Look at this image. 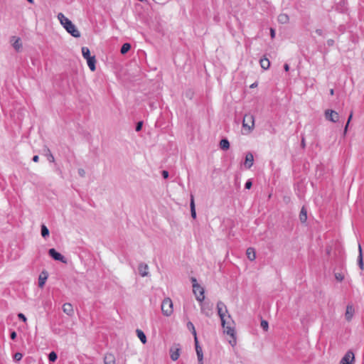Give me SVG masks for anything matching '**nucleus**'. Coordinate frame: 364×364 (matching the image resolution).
Listing matches in <instances>:
<instances>
[{
  "label": "nucleus",
  "instance_id": "obj_1",
  "mask_svg": "<svg viewBox=\"0 0 364 364\" xmlns=\"http://www.w3.org/2000/svg\"><path fill=\"white\" fill-rule=\"evenodd\" d=\"M58 19L59 20L60 24L66 30V31L71 36L75 38H79L80 36V32L78 31L76 26L70 19L65 16L63 13H59L58 14Z\"/></svg>",
  "mask_w": 364,
  "mask_h": 364
},
{
  "label": "nucleus",
  "instance_id": "obj_2",
  "mask_svg": "<svg viewBox=\"0 0 364 364\" xmlns=\"http://www.w3.org/2000/svg\"><path fill=\"white\" fill-rule=\"evenodd\" d=\"M242 128L245 131L243 134H247L251 133L255 128V117L250 113H247L243 117Z\"/></svg>",
  "mask_w": 364,
  "mask_h": 364
},
{
  "label": "nucleus",
  "instance_id": "obj_3",
  "mask_svg": "<svg viewBox=\"0 0 364 364\" xmlns=\"http://www.w3.org/2000/svg\"><path fill=\"white\" fill-rule=\"evenodd\" d=\"M221 324L224 328V332L232 338H235V322L230 315H228L226 318L221 320Z\"/></svg>",
  "mask_w": 364,
  "mask_h": 364
},
{
  "label": "nucleus",
  "instance_id": "obj_4",
  "mask_svg": "<svg viewBox=\"0 0 364 364\" xmlns=\"http://www.w3.org/2000/svg\"><path fill=\"white\" fill-rule=\"evenodd\" d=\"M191 282L193 284V291L196 296V300L199 302L203 301L205 299L204 289L198 284L196 278L192 277Z\"/></svg>",
  "mask_w": 364,
  "mask_h": 364
},
{
  "label": "nucleus",
  "instance_id": "obj_5",
  "mask_svg": "<svg viewBox=\"0 0 364 364\" xmlns=\"http://www.w3.org/2000/svg\"><path fill=\"white\" fill-rule=\"evenodd\" d=\"M161 311L164 316H169L173 313V302L170 298H165L161 304Z\"/></svg>",
  "mask_w": 364,
  "mask_h": 364
},
{
  "label": "nucleus",
  "instance_id": "obj_6",
  "mask_svg": "<svg viewBox=\"0 0 364 364\" xmlns=\"http://www.w3.org/2000/svg\"><path fill=\"white\" fill-rule=\"evenodd\" d=\"M217 310L220 320H223L228 315H230L226 305L221 301L217 303Z\"/></svg>",
  "mask_w": 364,
  "mask_h": 364
},
{
  "label": "nucleus",
  "instance_id": "obj_7",
  "mask_svg": "<svg viewBox=\"0 0 364 364\" xmlns=\"http://www.w3.org/2000/svg\"><path fill=\"white\" fill-rule=\"evenodd\" d=\"M213 304L209 302H200L201 313L208 317H210L213 314Z\"/></svg>",
  "mask_w": 364,
  "mask_h": 364
},
{
  "label": "nucleus",
  "instance_id": "obj_8",
  "mask_svg": "<svg viewBox=\"0 0 364 364\" xmlns=\"http://www.w3.org/2000/svg\"><path fill=\"white\" fill-rule=\"evenodd\" d=\"M326 119L331 122H337L339 120V114L333 109H326L324 112Z\"/></svg>",
  "mask_w": 364,
  "mask_h": 364
},
{
  "label": "nucleus",
  "instance_id": "obj_9",
  "mask_svg": "<svg viewBox=\"0 0 364 364\" xmlns=\"http://www.w3.org/2000/svg\"><path fill=\"white\" fill-rule=\"evenodd\" d=\"M355 355L352 350H348L343 355L339 362V364H354Z\"/></svg>",
  "mask_w": 364,
  "mask_h": 364
},
{
  "label": "nucleus",
  "instance_id": "obj_10",
  "mask_svg": "<svg viewBox=\"0 0 364 364\" xmlns=\"http://www.w3.org/2000/svg\"><path fill=\"white\" fill-rule=\"evenodd\" d=\"M49 255L53 258L55 260L62 262L63 263H66L67 261L64 256H63L60 253L58 252L55 249L51 248L48 251Z\"/></svg>",
  "mask_w": 364,
  "mask_h": 364
},
{
  "label": "nucleus",
  "instance_id": "obj_11",
  "mask_svg": "<svg viewBox=\"0 0 364 364\" xmlns=\"http://www.w3.org/2000/svg\"><path fill=\"white\" fill-rule=\"evenodd\" d=\"M11 43L14 47V48L17 51L19 52L22 48V43L21 41V38L19 37L16 36H12L11 38Z\"/></svg>",
  "mask_w": 364,
  "mask_h": 364
},
{
  "label": "nucleus",
  "instance_id": "obj_12",
  "mask_svg": "<svg viewBox=\"0 0 364 364\" xmlns=\"http://www.w3.org/2000/svg\"><path fill=\"white\" fill-rule=\"evenodd\" d=\"M138 270L139 274L143 277H147L149 274V266L145 263H140L138 267Z\"/></svg>",
  "mask_w": 364,
  "mask_h": 364
},
{
  "label": "nucleus",
  "instance_id": "obj_13",
  "mask_svg": "<svg viewBox=\"0 0 364 364\" xmlns=\"http://www.w3.org/2000/svg\"><path fill=\"white\" fill-rule=\"evenodd\" d=\"M194 341H195L196 350V354L198 356V361L200 363V364H203V355L202 348H200V346L198 344L197 337H196L194 338Z\"/></svg>",
  "mask_w": 364,
  "mask_h": 364
},
{
  "label": "nucleus",
  "instance_id": "obj_14",
  "mask_svg": "<svg viewBox=\"0 0 364 364\" xmlns=\"http://www.w3.org/2000/svg\"><path fill=\"white\" fill-rule=\"evenodd\" d=\"M355 309L353 305L348 304L346 307V311L345 314V318L348 321H350L354 315Z\"/></svg>",
  "mask_w": 364,
  "mask_h": 364
},
{
  "label": "nucleus",
  "instance_id": "obj_15",
  "mask_svg": "<svg viewBox=\"0 0 364 364\" xmlns=\"http://www.w3.org/2000/svg\"><path fill=\"white\" fill-rule=\"evenodd\" d=\"M254 156L252 153L249 152L246 154L245 161V166L247 168H250L253 165Z\"/></svg>",
  "mask_w": 364,
  "mask_h": 364
},
{
  "label": "nucleus",
  "instance_id": "obj_16",
  "mask_svg": "<svg viewBox=\"0 0 364 364\" xmlns=\"http://www.w3.org/2000/svg\"><path fill=\"white\" fill-rule=\"evenodd\" d=\"M63 311L68 316H73L74 314V310L72 304L70 303H65L63 306Z\"/></svg>",
  "mask_w": 364,
  "mask_h": 364
},
{
  "label": "nucleus",
  "instance_id": "obj_17",
  "mask_svg": "<svg viewBox=\"0 0 364 364\" xmlns=\"http://www.w3.org/2000/svg\"><path fill=\"white\" fill-rule=\"evenodd\" d=\"M48 279V273L46 272H42L38 277V287L43 288Z\"/></svg>",
  "mask_w": 364,
  "mask_h": 364
},
{
  "label": "nucleus",
  "instance_id": "obj_18",
  "mask_svg": "<svg viewBox=\"0 0 364 364\" xmlns=\"http://www.w3.org/2000/svg\"><path fill=\"white\" fill-rule=\"evenodd\" d=\"M170 356H171V358L173 360H174V361L178 360V358L180 356L179 348H171L170 349Z\"/></svg>",
  "mask_w": 364,
  "mask_h": 364
},
{
  "label": "nucleus",
  "instance_id": "obj_19",
  "mask_svg": "<svg viewBox=\"0 0 364 364\" xmlns=\"http://www.w3.org/2000/svg\"><path fill=\"white\" fill-rule=\"evenodd\" d=\"M87 60V65L92 71H95L96 69L95 63L96 60L95 56L89 57Z\"/></svg>",
  "mask_w": 364,
  "mask_h": 364
},
{
  "label": "nucleus",
  "instance_id": "obj_20",
  "mask_svg": "<svg viewBox=\"0 0 364 364\" xmlns=\"http://www.w3.org/2000/svg\"><path fill=\"white\" fill-rule=\"evenodd\" d=\"M277 21L282 24H285L289 22V17L287 14H280L277 17Z\"/></svg>",
  "mask_w": 364,
  "mask_h": 364
},
{
  "label": "nucleus",
  "instance_id": "obj_21",
  "mask_svg": "<svg viewBox=\"0 0 364 364\" xmlns=\"http://www.w3.org/2000/svg\"><path fill=\"white\" fill-rule=\"evenodd\" d=\"M247 257L250 261H254L256 258V253L252 247H249L246 252Z\"/></svg>",
  "mask_w": 364,
  "mask_h": 364
},
{
  "label": "nucleus",
  "instance_id": "obj_22",
  "mask_svg": "<svg viewBox=\"0 0 364 364\" xmlns=\"http://www.w3.org/2000/svg\"><path fill=\"white\" fill-rule=\"evenodd\" d=\"M105 364H115V358L112 354H106L104 358Z\"/></svg>",
  "mask_w": 364,
  "mask_h": 364
},
{
  "label": "nucleus",
  "instance_id": "obj_23",
  "mask_svg": "<svg viewBox=\"0 0 364 364\" xmlns=\"http://www.w3.org/2000/svg\"><path fill=\"white\" fill-rule=\"evenodd\" d=\"M358 251H359V255L358 257V264L359 267L361 269H363V253H362V247L361 245H358Z\"/></svg>",
  "mask_w": 364,
  "mask_h": 364
},
{
  "label": "nucleus",
  "instance_id": "obj_24",
  "mask_svg": "<svg viewBox=\"0 0 364 364\" xmlns=\"http://www.w3.org/2000/svg\"><path fill=\"white\" fill-rule=\"evenodd\" d=\"M190 206H191V217L193 219H195L196 218V213L195 203H194V198H193V195L191 196Z\"/></svg>",
  "mask_w": 364,
  "mask_h": 364
},
{
  "label": "nucleus",
  "instance_id": "obj_25",
  "mask_svg": "<svg viewBox=\"0 0 364 364\" xmlns=\"http://www.w3.org/2000/svg\"><path fill=\"white\" fill-rule=\"evenodd\" d=\"M259 63L262 68H263L264 70H267L270 66V62L269 59L266 58H262L259 61Z\"/></svg>",
  "mask_w": 364,
  "mask_h": 364
},
{
  "label": "nucleus",
  "instance_id": "obj_26",
  "mask_svg": "<svg viewBox=\"0 0 364 364\" xmlns=\"http://www.w3.org/2000/svg\"><path fill=\"white\" fill-rule=\"evenodd\" d=\"M299 219L301 223H305L307 219V213L305 208L303 207L301 210L300 214H299Z\"/></svg>",
  "mask_w": 364,
  "mask_h": 364
},
{
  "label": "nucleus",
  "instance_id": "obj_27",
  "mask_svg": "<svg viewBox=\"0 0 364 364\" xmlns=\"http://www.w3.org/2000/svg\"><path fill=\"white\" fill-rule=\"evenodd\" d=\"M136 334H137L138 338L142 342V343L144 344L146 343V337L142 331L137 329Z\"/></svg>",
  "mask_w": 364,
  "mask_h": 364
},
{
  "label": "nucleus",
  "instance_id": "obj_28",
  "mask_svg": "<svg viewBox=\"0 0 364 364\" xmlns=\"http://www.w3.org/2000/svg\"><path fill=\"white\" fill-rule=\"evenodd\" d=\"M220 146L223 150H227L230 147V143L228 139H223L220 142Z\"/></svg>",
  "mask_w": 364,
  "mask_h": 364
},
{
  "label": "nucleus",
  "instance_id": "obj_29",
  "mask_svg": "<svg viewBox=\"0 0 364 364\" xmlns=\"http://www.w3.org/2000/svg\"><path fill=\"white\" fill-rule=\"evenodd\" d=\"M187 328L192 333V334L194 336V338L197 337L196 331L192 322L188 321L187 323Z\"/></svg>",
  "mask_w": 364,
  "mask_h": 364
},
{
  "label": "nucleus",
  "instance_id": "obj_30",
  "mask_svg": "<svg viewBox=\"0 0 364 364\" xmlns=\"http://www.w3.org/2000/svg\"><path fill=\"white\" fill-rule=\"evenodd\" d=\"M131 48V45L129 43H124L121 48L120 52L122 54L127 53Z\"/></svg>",
  "mask_w": 364,
  "mask_h": 364
},
{
  "label": "nucleus",
  "instance_id": "obj_31",
  "mask_svg": "<svg viewBox=\"0 0 364 364\" xmlns=\"http://www.w3.org/2000/svg\"><path fill=\"white\" fill-rule=\"evenodd\" d=\"M82 54L84 58L87 59L89 57H92L90 55V49L87 47L82 48Z\"/></svg>",
  "mask_w": 364,
  "mask_h": 364
},
{
  "label": "nucleus",
  "instance_id": "obj_32",
  "mask_svg": "<svg viewBox=\"0 0 364 364\" xmlns=\"http://www.w3.org/2000/svg\"><path fill=\"white\" fill-rule=\"evenodd\" d=\"M41 235L44 238L49 235V230L45 225H41Z\"/></svg>",
  "mask_w": 364,
  "mask_h": 364
},
{
  "label": "nucleus",
  "instance_id": "obj_33",
  "mask_svg": "<svg viewBox=\"0 0 364 364\" xmlns=\"http://www.w3.org/2000/svg\"><path fill=\"white\" fill-rule=\"evenodd\" d=\"M46 155L48 157V160L50 162L53 163L55 161V158L48 149H47V152H46Z\"/></svg>",
  "mask_w": 364,
  "mask_h": 364
},
{
  "label": "nucleus",
  "instance_id": "obj_34",
  "mask_svg": "<svg viewBox=\"0 0 364 364\" xmlns=\"http://www.w3.org/2000/svg\"><path fill=\"white\" fill-rule=\"evenodd\" d=\"M57 354L55 352H50L48 355V359L50 362H55L57 360Z\"/></svg>",
  "mask_w": 364,
  "mask_h": 364
},
{
  "label": "nucleus",
  "instance_id": "obj_35",
  "mask_svg": "<svg viewBox=\"0 0 364 364\" xmlns=\"http://www.w3.org/2000/svg\"><path fill=\"white\" fill-rule=\"evenodd\" d=\"M22 358H23V355L21 353H16L14 355V360L15 361H19L22 359Z\"/></svg>",
  "mask_w": 364,
  "mask_h": 364
},
{
  "label": "nucleus",
  "instance_id": "obj_36",
  "mask_svg": "<svg viewBox=\"0 0 364 364\" xmlns=\"http://www.w3.org/2000/svg\"><path fill=\"white\" fill-rule=\"evenodd\" d=\"M261 327L264 331H267L268 327H269L268 322L267 321H264V320L262 321V322H261Z\"/></svg>",
  "mask_w": 364,
  "mask_h": 364
},
{
  "label": "nucleus",
  "instance_id": "obj_37",
  "mask_svg": "<svg viewBox=\"0 0 364 364\" xmlns=\"http://www.w3.org/2000/svg\"><path fill=\"white\" fill-rule=\"evenodd\" d=\"M142 125H143V122H139L136 126V132H139L141 131V128H142Z\"/></svg>",
  "mask_w": 364,
  "mask_h": 364
},
{
  "label": "nucleus",
  "instance_id": "obj_38",
  "mask_svg": "<svg viewBox=\"0 0 364 364\" xmlns=\"http://www.w3.org/2000/svg\"><path fill=\"white\" fill-rule=\"evenodd\" d=\"M336 279L339 281V282H341L343 279V277L342 276L341 274L340 273H336Z\"/></svg>",
  "mask_w": 364,
  "mask_h": 364
},
{
  "label": "nucleus",
  "instance_id": "obj_39",
  "mask_svg": "<svg viewBox=\"0 0 364 364\" xmlns=\"http://www.w3.org/2000/svg\"><path fill=\"white\" fill-rule=\"evenodd\" d=\"M252 186V183L250 180H248L246 183H245V188L247 189H250Z\"/></svg>",
  "mask_w": 364,
  "mask_h": 364
},
{
  "label": "nucleus",
  "instance_id": "obj_40",
  "mask_svg": "<svg viewBox=\"0 0 364 364\" xmlns=\"http://www.w3.org/2000/svg\"><path fill=\"white\" fill-rule=\"evenodd\" d=\"M78 174L81 177H85V171L83 168H79L78 169Z\"/></svg>",
  "mask_w": 364,
  "mask_h": 364
},
{
  "label": "nucleus",
  "instance_id": "obj_41",
  "mask_svg": "<svg viewBox=\"0 0 364 364\" xmlns=\"http://www.w3.org/2000/svg\"><path fill=\"white\" fill-rule=\"evenodd\" d=\"M18 317L21 319L23 321L26 322V318L25 316V315L22 313H20L18 314Z\"/></svg>",
  "mask_w": 364,
  "mask_h": 364
},
{
  "label": "nucleus",
  "instance_id": "obj_42",
  "mask_svg": "<svg viewBox=\"0 0 364 364\" xmlns=\"http://www.w3.org/2000/svg\"><path fill=\"white\" fill-rule=\"evenodd\" d=\"M162 176L164 178H167L168 177V172L167 171H162Z\"/></svg>",
  "mask_w": 364,
  "mask_h": 364
},
{
  "label": "nucleus",
  "instance_id": "obj_43",
  "mask_svg": "<svg viewBox=\"0 0 364 364\" xmlns=\"http://www.w3.org/2000/svg\"><path fill=\"white\" fill-rule=\"evenodd\" d=\"M334 44V41L333 39H328L327 41V45L328 46H332Z\"/></svg>",
  "mask_w": 364,
  "mask_h": 364
},
{
  "label": "nucleus",
  "instance_id": "obj_44",
  "mask_svg": "<svg viewBox=\"0 0 364 364\" xmlns=\"http://www.w3.org/2000/svg\"><path fill=\"white\" fill-rule=\"evenodd\" d=\"M16 338V333L15 331H12L11 333V338L14 340Z\"/></svg>",
  "mask_w": 364,
  "mask_h": 364
},
{
  "label": "nucleus",
  "instance_id": "obj_45",
  "mask_svg": "<svg viewBox=\"0 0 364 364\" xmlns=\"http://www.w3.org/2000/svg\"><path fill=\"white\" fill-rule=\"evenodd\" d=\"M271 37L273 38L275 36V31L273 28L270 29Z\"/></svg>",
  "mask_w": 364,
  "mask_h": 364
},
{
  "label": "nucleus",
  "instance_id": "obj_46",
  "mask_svg": "<svg viewBox=\"0 0 364 364\" xmlns=\"http://www.w3.org/2000/svg\"><path fill=\"white\" fill-rule=\"evenodd\" d=\"M316 33L318 34V36H322L323 35V31L321 29H316Z\"/></svg>",
  "mask_w": 364,
  "mask_h": 364
},
{
  "label": "nucleus",
  "instance_id": "obj_47",
  "mask_svg": "<svg viewBox=\"0 0 364 364\" xmlns=\"http://www.w3.org/2000/svg\"><path fill=\"white\" fill-rule=\"evenodd\" d=\"M38 160H39V157H38V156L36 155V156H34L33 157V161L34 162H38Z\"/></svg>",
  "mask_w": 364,
  "mask_h": 364
},
{
  "label": "nucleus",
  "instance_id": "obj_48",
  "mask_svg": "<svg viewBox=\"0 0 364 364\" xmlns=\"http://www.w3.org/2000/svg\"><path fill=\"white\" fill-rule=\"evenodd\" d=\"M352 117H353V112H350V115H349V117H348V122H347V123H348V124H349V123H350V120H351Z\"/></svg>",
  "mask_w": 364,
  "mask_h": 364
},
{
  "label": "nucleus",
  "instance_id": "obj_49",
  "mask_svg": "<svg viewBox=\"0 0 364 364\" xmlns=\"http://www.w3.org/2000/svg\"><path fill=\"white\" fill-rule=\"evenodd\" d=\"M284 68L285 71H289V65L288 64H284Z\"/></svg>",
  "mask_w": 364,
  "mask_h": 364
},
{
  "label": "nucleus",
  "instance_id": "obj_50",
  "mask_svg": "<svg viewBox=\"0 0 364 364\" xmlns=\"http://www.w3.org/2000/svg\"><path fill=\"white\" fill-rule=\"evenodd\" d=\"M348 124H346V127H345V129H344V135H346V132H347V130H348Z\"/></svg>",
  "mask_w": 364,
  "mask_h": 364
},
{
  "label": "nucleus",
  "instance_id": "obj_51",
  "mask_svg": "<svg viewBox=\"0 0 364 364\" xmlns=\"http://www.w3.org/2000/svg\"><path fill=\"white\" fill-rule=\"evenodd\" d=\"M330 94H331V95H333L334 94V90H333V89H331V90H330Z\"/></svg>",
  "mask_w": 364,
  "mask_h": 364
},
{
  "label": "nucleus",
  "instance_id": "obj_52",
  "mask_svg": "<svg viewBox=\"0 0 364 364\" xmlns=\"http://www.w3.org/2000/svg\"><path fill=\"white\" fill-rule=\"evenodd\" d=\"M29 3L31 4H33L34 3V0H27Z\"/></svg>",
  "mask_w": 364,
  "mask_h": 364
},
{
  "label": "nucleus",
  "instance_id": "obj_53",
  "mask_svg": "<svg viewBox=\"0 0 364 364\" xmlns=\"http://www.w3.org/2000/svg\"><path fill=\"white\" fill-rule=\"evenodd\" d=\"M301 143H302L303 145L304 144V139L302 140Z\"/></svg>",
  "mask_w": 364,
  "mask_h": 364
}]
</instances>
